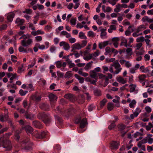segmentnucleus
Masks as SVG:
<instances>
[{
	"instance_id": "10",
	"label": "nucleus",
	"mask_w": 153,
	"mask_h": 153,
	"mask_svg": "<svg viewBox=\"0 0 153 153\" xmlns=\"http://www.w3.org/2000/svg\"><path fill=\"white\" fill-rule=\"evenodd\" d=\"M120 143L116 141H112L110 143V147L112 149H118Z\"/></svg>"
},
{
	"instance_id": "14",
	"label": "nucleus",
	"mask_w": 153,
	"mask_h": 153,
	"mask_svg": "<svg viewBox=\"0 0 153 153\" xmlns=\"http://www.w3.org/2000/svg\"><path fill=\"white\" fill-rule=\"evenodd\" d=\"M39 107L45 111H49L50 109L49 105L45 103L40 104Z\"/></svg>"
},
{
	"instance_id": "22",
	"label": "nucleus",
	"mask_w": 153,
	"mask_h": 153,
	"mask_svg": "<svg viewBox=\"0 0 153 153\" xmlns=\"http://www.w3.org/2000/svg\"><path fill=\"white\" fill-rule=\"evenodd\" d=\"M8 118V116L7 114H5L4 115H0V120L1 122L5 121L7 120Z\"/></svg>"
},
{
	"instance_id": "24",
	"label": "nucleus",
	"mask_w": 153,
	"mask_h": 153,
	"mask_svg": "<svg viewBox=\"0 0 153 153\" xmlns=\"http://www.w3.org/2000/svg\"><path fill=\"white\" fill-rule=\"evenodd\" d=\"M146 28V27L143 25H141L137 27V29L135 30L137 31V32H139L140 31H142L143 30Z\"/></svg>"
},
{
	"instance_id": "16",
	"label": "nucleus",
	"mask_w": 153,
	"mask_h": 153,
	"mask_svg": "<svg viewBox=\"0 0 153 153\" xmlns=\"http://www.w3.org/2000/svg\"><path fill=\"white\" fill-rule=\"evenodd\" d=\"M87 123V120L86 118H84L81 120L80 122V128H83L85 127Z\"/></svg>"
},
{
	"instance_id": "29",
	"label": "nucleus",
	"mask_w": 153,
	"mask_h": 153,
	"mask_svg": "<svg viewBox=\"0 0 153 153\" xmlns=\"http://www.w3.org/2000/svg\"><path fill=\"white\" fill-rule=\"evenodd\" d=\"M117 80L120 83H122L123 84H124L126 82V81L121 76L117 77Z\"/></svg>"
},
{
	"instance_id": "28",
	"label": "nucleus",
	"mask_w": 153,
	"mask_h": 153,
	"mask_svg": "<svg viewBox=\"0 0 153 153\" xmlns=\"http://www.w3.org/2000/svg\"><path fill=\"white\" fill-rule=\"evenodd\" d=\"M118 130L120 131H122L125 128V125L122 123L119 124L117 126Z\"/></svg>"
},
{
	"instance_id": "11",
	"label": "nucleus",
	"mask_w": 153,
	"mask_h": 153,
	"mask_svg": "<svg viewBox=\"0 0 153 153\" xmlns=\"http://www.w3.org/2000/svg\"><path fill=\"white\" fill-rule=\"evenodd\" d=\"M24 116L26 119L32 120L34 119V115L30 112H28L27 111H26L24 114Z\"/></svg>"
},
{
	"instance_id": "50",
	"label": "nucleus",
	"mask_w": 153,
	"mask_h": 153,
	"mask_svg": "<svg viewBox=\"0 0 153 153\" xmlns=\"http://www.w3.org/2000/svg\"><path fill=\"white\" fill-rule=\"evenodd\" d=\"M36 45L38 47L39 49L41 50H43L45 48V46L44 45H41L39 43H36Z\"/></svg>"
},
{
	"instance_id": "32",
	"label": "nucleus",
	"mask_w": 153,
	"mask_h": 153,
	"mask_svg": "<svg viewBox=\"0 0 153 153\" xmlns=\"http://www.w3.org/2000/svg\"><path fill=\"white\" fill-rule=\"evenodd\" d=\"M93 63V62L92 61H91V62L87 63L84 67L85 70L87 71L89 69L91 68V64Z\"/></svg>"
},
{
	"instance_id": "52",
	"label": "nucleus",
	"mask_w": 153,
	"mask_h": 153,
	"mask_svg": "<svg viewBox=\"0 0 153 153\" xmlns=\"http://www.w3.org/2000/svg\"><path fill=\"white\" fill-rule=\"evenodd\" d=\"M23 66V65H22V67H19L18 70L17 72L18 73L21 74L24 71V69L22 68Z\"/></svg>"
},
{
	"instance_id": "5",
	"label": "nucleus",
	"mask_w": 153,
	"mask_h": 153,
	"mask_svg": "<svg viewBox=\"0 0 153 153\" xmlns=\"http://www.w3.org/2000/svg\"><path fill=\"white\" fill-rule=\"evenodd\" d=\"M87 43V41L86 40H83L81 44L79 42L75 43L73 45V49L71 51H73L74 50H79L86 46Z\"/></svg>"
},
{
	"instance_id": "46",
	"label": "nucleus",
	"mask_w": 153,
	"mask_h": 153,
	"mask_svg": "<svg viewBox=\"0 0 153 153\" xmlns=\"http://www.w3.org/2000/svg\"><path fill=\"white\" fill-rule=\"evenodd\" d=\"M144 40V38L143 36H141L140 37L137 38L136 39L137 42H143Z\"/></svg>"
},
{
	"instance_id": "56",
	"label": "nucleus",
	"mask_w": 153,
	"mask_h": 153,
	"mask_svg": "<svg viewBox=\"0 0 153 153\" xmlns=\"http://www.w3.org/2000/svg\"><path fill=\"white\" fill-rule=\"evenodd\" d=\"M145 109L146 111L148 113H150L152 111V110L151 108L148 106H147L145 107Z\"/></svg>"
},
{
	"instance_id": "62",
	"label": "nucleus",
	"mask_w": 153,
	"mask_h": 153,
	"mask_svg": "<svg viewBox=\"0 0 153 153\" xmlns=\"http://www.w3.org/2000/svg\"><path fill=\"white\" fill-rule=\"evenodd\" d=\"M142 46V44L141 43L137 44L136 45L137 48L136 49L138 50H139Z\"/></svg>"
},
{
	"instance_id": "19",
	"label": "nucleus",
	"mask_w": 153,
	"mask_h": 153,
	"mask_svg": "<svg viewBox=\"0 0 153 153\" xmlns=\"http://www.w3.org/2000/svg\"><path fill=\"white\" fill-rule=\"evenodd\" d=\"M148 138H149L148 137H146L145 138H144L140 141H139L137 144L138 147L140 148L143 144L147 143Z\"/></svg>"
},
{
	"instance_id": "25",
	"label": "nucleus",
	"mask_w": 153,
	"mask_h": 153,
	"mask_svg": "<svg viewBox=\"0 0 153 153\" xmlns=\"http://www.w3.org/2000/svg\"><path fill=\"white\" fill-rule=\"evenodd\" d=\"M110 122L111 124L108 126V128L110 130H112L116 126V125L115 124V121H110Z\"/></svg>"
},
{
	"instance_id": "33",
	"label": "nucleus",
	"mask_w": 153,
	"mask_h": 153,
	"mask_svg": "<svg viewBox=\"0 0 153 153\" xmlns=\"http://www.w3.org/2000/svg\"><path fill=\"white\" fill-rule=\"evenodd\" d=\"M71 71L67 72L65 75V78H69L70 77L72 76L73 74L71 73Z\"/></svg>"
},
{
	"instance_id": "15",
	"label": "nucleus",
	"mask_w": 153,
	"mask_h": 153,
	"mask_svg": "<svg viewBox=\"0 0 153 153\" xmlns=\"http://www.w3.org/2000/svg\"><path fill=\"white\" fill-rule=\"evenodd\" d=\"M32 124L36 128H40L42 127V125L40 123L36 120L33 121Z\"/></svg>"
},
{
	"instance_id": "1",
	"label": "nucleus",
	"mask_w": 153,
	"mask_h": 153,
	"mask_svg": "<svg viewBox=\"0 0 153 153\" xmlns=\"http://www.w3.org/2000/svg\"><path fill=\"white\" fill-rule=\"evenodd\" d=\"M2 146L6 149V150L10 151L12 148V145L10 141L4 137V136L0 138V147Z\"/></svg>"
},
{
	"instance_id": "54",
	"label": "nucleus",
	"mask_w": 153,
	"mask_h": 153,
	"mask_svg": "<svg viewBox=\"0 0 153 153\" xmlns=\"http://www.w3.org/2000/svg\"><path fill=\"white\" fill-rule=\"evenodd\" d=\"M7 27V26L6 24H3L0 26V30H2L5 29Z\"/></svg>"
},
{
	"instance_id": "51",
	"label": "nucleus",
	"mask_w": 153,
	"mask_h": 153,
	"mask_svg": "<svg viewBox=\"0 0 153 153\" xmlns=\"http://www.w3.org/2000/svg\"><path fill=\"white\" fill-rule=\"evenodd\" d=\"M35 40L37 42H40L42 40V36H36L35 37Z\"/></svg>"
},
{
	"instance_id": "21",
	"label": "nucleus",
	"mask_w": 153,
	"mask_h": 153,
	"mask_svg": "<svg viewBox=\"0 0 153 153\" xmlns=\"http://www.w3.org/2000/svg\"><path fill=\"white\" fill-rule=\"evenodd\" d=\"M89 73L90 76L91 77L94 79H97V74L94 70L90 71Z\"/></svg>"
},
{
	"instance_id": "23",
	"label": "nucleus",
	"mask_w": 153,
	"mask_h": 153,
	"mask_svg": "<svg viewBox=\"0 0 153 153\" xmlns=\"http://www.w3.org/2000/svg\"><path fill=\"white\" fill-rule=\"evenodd\" d=\"M106 30V29H102L101 30V33L100 36L102 39H104V37H105V38H107V36H106L107 33L105 31Z\"/></svg>"
},
{
	"instance_id": "47",
	"label": "nucleus",
	"mask_w": 153,
	"mask_h": 153,
	"mask_svg": "<svg viewBox=\"0 0 153 153\" xmlns=\"http://www.w3.org/2000/svg\"><path fill=\"white\" fill-rule=\"evenodd\" d=\"M63 48L64 50L67 51L69 49L70 46L68 43H66L63 46Z\"/></svg>"
},
{
	"instance_id": "58",
	"label": "nucleus",
	"mask_w": 153,
	"mask_h": 153,
	"mask_svg": "<svg viewBox=\"0 0 153 153\" xmlns=\"http://www.w3.org/2000/svg\"><path fill=\"white\" fill-rule=\"evenodd\" d=\"M11 60L14 62H15L17 61L16 60L17 58L16 56H15L14 55H12L11 56Z\"/></svg>"
},
{
	"instance_id": "7",
	"label": "nucleus",
	"mask_w": 153,
	"mask_h": 153,
	"mask_svg": "<svg viewBox=\"0 0 153 153\" xmlns=\"http://www.w3.org/2000/svg\"><path fill=\"white\" fill-rule=\"evenodd\" d=\"M111 65L114 67L116 71L114 72V74H118L121 70L122 68L120 67V65L119 63V60H117L113 62Z\"/></svg>"
},
{
	"instance_id": "8",
	"label": "nucleus",
	"mask_w": 153,
	"mask_h": 153,
	"mask_svg": "<svg viewBox=\"0 0 153 153\" xmlns=\"http://www.w3.org/2000/svg\"><path fill=\"white\" fill-rule=\"evenodd\" d=\"M46 135V133L44 131L42 132L35 131L33 133V135L35 137L39 139L44 138Z\"/></svg>"
},
{
	"instance_id": "63",
	"label": "nucleus",
	"mask_w": 153,
	"mask_h": 153,
	"mask_svg": "<svg viewBox=\"0 0 153 153\" xmlns=\"http://www.w3.org/2000/svg\"><path fill=\"white\" fill-rule=\"evenodd\" d=\"M142 135V134L138 132H136L135 133L134 135V137L135 138L137 137V136H139Z\"/></svg>"
},
{
	"instance_id": "61",
	"label": "nucleus",
	"mask_w": 153,
	"mask_h": 153,
	"mask_svg": "<svg viewBox=\"0 0 153 153\" xmlns=\"http://www.w3.org/2000/svg\"><path fill=\"white\" fill-rule=\"evenodd\" d=\"M56 50V48L55 46H51L50 49V51L51 53H53Z\"/></svg>"
},
{
	"instance_id": "41",
	"label": "nucleus",
	"mask_w": 153,
	"mask_h": 153,
	"mask_svg": "<svg viewBox=\"0 0 153 153\" xmlns=\"http://www.w3.org/2000/svg\"><path fill=\"white\" fill-rule=\"evenodd\" d=\"M27 91H24L23 90L21 89L19 91V94L21 96H24L27 93Z\"/></svg>"
},
{
	"instance_id": "42",
	"label": "nucleus",
	"mask_w": 153,
	"mask_h": 153,
	"mask_svg": "<svg viewBox=\"0 0 153 153\" xmlns=\"http://www.w3.org/2000/svg\"><path fill=\"white\" fill-rule=\"evenodd\" d=\"M136 101L133 100L129 104V107L132 108H134V105L136 104Z\"/></svg>"
},
{
	"instance_id": "9",
	"label": "nucleus",
	"mask_w": 153,
	"mask_h": 153,
	"mask_svg": "<svg viewBox=\"0 0 153 153\" xmlns=\"http://www.w3.org/2000/svg\"><path fill=\"white\" fill-rule=\"evenodd\" d=\"M22 45V46H20L19 47V50L20 52L25 53H27L29 52H33V51L32 48H25Z\"/></svg>"
},
{
	"instance_id": "38",
	"label": "nucleus",
	"mask_w": 153,
	"mask_h": 153,
	"mask_svg": "<svg viewBox=\"0 0 153 153\" xmlns=\"http://www.w3.org/2000/svg\"><path fill=\"white\" fill-rule=\"evenodd\" d=\"M79 1V0H73V2L75 3V6L74 7L75 9H76L79 7L80 5V3L78 2Z\"/></svg>"
},
{
	"instance_id": "34",
	"label": "nucleus",
	"mask_w": 153,
	"mask_h": 153,
	"mask_svg": "<svg viewBox=\"0 0 153 153\" xmlns=\"http://www.w3.org/2000/svg\"><path fill=\"white\" fill-rule=\"evenodd\" d=\"M140 69L142 73H146L149 71V70L148 68H145L144 66L142 65L140 67Z\"/></svg>"
},
{
	"instance_id": "2",
	"label": "nucleus",
	"mask_w": 153,
	"mask_h": 153,
	"mask_svg": "<svg viewBox=\"0 0 153 153\" xmlns=\"http://www.w3.org/2000/svg\"><path fill=\"white\" fill-rule=\"evenodd\" d=\"M37 118L41 120L46 125L49 124L51 123L52 118L48 113L44 112L39 113L37 115Z\"/></svg>"
},
{
	"instance_id": "53",
	"label": "nucleus",
	"mask_w": 153,
	"mask_h": 153,
	"mask_svg": "<svg viewBox=\"0 0 153 153\" xmlns=\"http://www.w3.org/2000/svg\"><path fill=\"white\" fill-rule=\"evenodd\" d=\"M76 20L75 19H72L70 21V23L72 25H74L76 23Z\"/></svg>"
},
{
	"instance_id": "3",
	"label": "nucleus",
	"mask_w": 153,
	"mask_h": 153,
	"mask_svg": "<svg viewBox=\"0 0 153 153\" xmlns=\"http://www.w3.org/2000/svg\"><path fill=\"white\" fill-rule=\"evenodd\" d=\"M27 36L24 39L21 41V45L24 47H26L31 45L33 40L30 38L31 36L29 34H27Z\"/></svg>"
},
{
	"instance_id": "59",
	"label": "nucleus",
	"mask_w": 153,
	"mask_h": 153,
	"mask_svg": "<svg viewBox=\"0 0 153 153\" xmlns=\"http://www.w3.org/2000/svg\"><path fill=\"white\" fill-rule=\"evenodd\" d=\"M81 121V119L80 117H79L78 118H76L75 120L74 123L76 124L79 123Z\"/></svg>"
},
{
	"instance_id": "49",
	"label": "nucleus",
	"mask_w": 153,
	"mask_h": 153,
	"mask_svg": "<svg viewBox=\"0 0 153 153\" xmlns=\"http://www.w3.org/2000/svg\"><path fill=\"white\" fill-rule=\"evenodd\" d=\"M54 117L56 120L58 121L59 123H61L62 122V120L61 118L56 115H54Z\"/></svg>"
},
{
	"instance_id": "55",
	"label": "nucleus",
	"mask_w": 153,
	"mask_h": 153,
	"mask_svg": "<svg viewBox=\"0 0 153 153\" xmlns=\"http://www.w3.org/2000/svg\"><path fill=\"white\" fill-rule=\"evenodd\" d=\"M70 42L71 43H73L76 42V39L74 38H71L68 39Z\"/></svg>"
},
{
	"instance_id": "40",
	"label": "nucleus",
	"mask_w": 153,
	"mask_h": 153,
	"mask_svg": "<svg viewBox=\"0 0 153 153\" xmlns=\"http://www.w3.org/2000/svg\"><path fill=\"white\" fill-rule=\"evenodd\" d=\"M141 111V110L139 108H137L134 112V114L135 116H137L140 113Z\"/></svg>"
},
{
	"instance_id": "48",
	"label": "nucleus",
	"mask_w": 153,
	"mask_h": 153,
	"mask_svg": "<svg viewBox=\"0 0 153 153\" xmlns=\"http://www.w3.org/2000/svg\"><path fill=\"white\" fill-rule=\"evenodd\" d=\"M57 75L59 77L63 78L64 75V73H61L59 71H57L56 72Z\"/></svg>"
},
{
	"instance_id": "43",
	"label": "nucleus",
	"mask_w": 153,
	"mask_h": 153,
	"mask_svg": "<svg viewBox=\"0 0 153 153\" xmlns=\"http://www.w3.org/2000/svg\"><path fill=\"white\" fill-rule=\"evenodd\" d=\"M94 108H95V106L93 104L89 105L88 107V110L90 111H92Z\"/></svg>"
},
{
	"instance_id": "18",
	"label": "nucleus",
	"mask_w": 153,
	"mask_h": 153,
	"mask_svg": "<svg viewBox=\"0 0 153 153\" xmlns=\"http://www.w3.org/2000/svg\"><path fill=\"white\" fill-rule=\"evenodd\" d=\"M109 44L108 41H105L103 42L99 43L98 46L99 48L102 49L103 48H104Z\"/></svg>"
},
{
	"instance_id": "57",
	"label": "nucleus",
	"mask_w": 153,
	"mask_h": 153,
	"mask_svg": "<svg viewBox=\"0 0 153 153\" xmlns=\"http://www.w3.org/2000/svg\"><path fill=\"white\" fill-rule=\"evenodd\" d=\"M54 150H59L61 149L60 146L58 144H56L54 147Z\"/></svg>"
},
{
	"instance_id": "36",
	"label": "nucleus",
	"mask_w": 153,
	"mask_h": 153,
	"mask_svg": "<svg viewBox=\"0 0 153 153\" xmlns=\"http://www.w3.org/2000/svg\"><path fill=\"white\" fill-rule=\"evenodd\" d=\"M114 108L113 104L112 102H108L107 105V109L109 111H111Z\"/></svg>"
},
{
	"instance_id": "37",
	"label": "nucleus",
	"mask_w": 153,
	"mask_h": 153,
	"mask_svg": "<svg viewBox=\"0 0 153 153\" xmlns=\"http://www.w3.org/2000/svg\"><path fill=\"white\" fill-rule=\"evenodd\" d=\"M107 101L106 99H104L100 102V106L101 108H102L107 102Z\"/></svg>"
},
{
	"instance_id": "4",
	"label": "nucleus",
	"mask_w": 153,
	"mask_h": 153,
	"mask_svg": "<svg viewBox=\"0 0 153 153\" xmlns=\"http://www.w3.org/2000/svg\"><path fill=\"white\" fill-rule=\"evenodd\" d=\"M22 145L24 147L26 150H29L31 149V146L33 145V143L28 138L23 140L21 142Z\"/></svg>"
},
{
	"instance_id": "12",
	"label": "nucleus",
	"mask_w": 153,
	"mask_h": 153,
	"mask_svg": "<svg viewBox=\"0 0 153 153\" xmlns=\"http://www.w3.org/2000/svg\"><path fill=\"white\" fill-rule=\"evenodd\" d=\"M94 94L96 96H100L101 95V90L99 89L92 86Z\"/></svg>"
},
{
	"instance_id": "39",
	"label": "nucleus",
	"mask_w": 153,
	"mask_h": 153,
	"mask_svg": "<svg viewBox=\"0 0 153 153\" xmlns=\"http://www.w3.org/2000/svg\"><path fill=\"white\" fill-rule=\"evenodd\" d=\"M79 37L81 39H86L87 37L85 35L84 33L82 32H80L79 33Z\"/></svg>"
},
{
	"instance_id": "6",
	"label": "nucleus",
	"mask_w": 153,
	"mask_h": 153,
	"mask_svg": "<svg viewBox=\"0 0 153 153\" xmlns=\"http://www.w3.org/2000/svg\"><path fill=\"white\" fill-rule=\"evenodd\" d=\"M56 110L57 111H58L59 113H61V114L64 116L67 117L69 116L71 114L73 111V109L72 108H70L67 110H65V111L64 113L62 112L63 110H62L60 107V106H58L57 107Z\"/></svg>"
},
{
	"instance_id": "26",
	"label": "nucleus",
	"mask_w": 153,
	"mask_h": 153,
	"mask_svg": "<svg viewBox=\"0 0 153 153\" xmlns=\"http://www.w3.org/2000/svg\"><path fill=\"white\" fill-rule=\"evenodd\" d=\"M25 129L27 132L31 133L33 131V129L32 127L29 125L25 126L24 127Z\"/></svg>"
},
{
	"instance_id": "60",
	"label": "nucleus",
	"mask_w": 153,
	"mask_h": 153,
	"mask_svg": "<svg viewBox=\"0 0 153 153\" xmlns=\"http://www.w3.org/2000/svg\"><path fill=\"white\" fill-rule=\"evenodd\" d=\"M125 65L126 67L129 68L131 66V64L129 61H126L125 64Z\"/></svg>"
},
{
	"instance_id": "20",
	"label": "nucleus",
	"mask_w": 153,
	"mask_h": 153,
	"mask_svg": "<svg viewBox=\"0 0 153 153\" xmlns=\"http://www.w3.org/2000/svg\"><path fill=\"white\" fill-rule=\"evenodd\" d=\"M64 97L67 99L69 100L72 102L74 100V95L72 94H66L64 95Z\"/></svg>"
},
{
	"instance_id": "31",
	"label": "nucleus",
	"mask_w": 153,
	"mask_h": 153,
	"mask_svg": "<svg viewBox=\"0 0 153 153\" xmlns=\"http://www.w3.org/2000/svg\"><path fill=\"white\" fill-rule=\"evenodd\" d=\"M14 17V14L13 13L9 14L7 16V19L8 21L11 22Z\"/></svg>"
},
{
	"instance_id": "64",
	"label": "nucleus",
	"mask_w": 153,
	"mask_h": 153,
	"mask_svg": "<svg viewBox=\"0 0 153 153\" xmlns=\"http://www.w3.org/2000/svg\"><path fill=\"white\" fill-rule=\"evenodd\" d=\"M88 35L89 37L93 36H94V34L92 31H90L88 32Z\"/></svg>"
},
{
	"instance_id": "44",
	"label": "nucleus",
	"mask_w": 153,
	"mask_h": 153,
	"mask_svg": "<svg viewBox=\"0 0 153 153\" xmlns=\"http://www.w3.org/2000/svg\"><path fill=\"white\" fill-rule=\"evenodd\" d=\"M55 64H56V67L57 68H60L62 66V64L60 61H58L55 62Z\"/></svg>"
},
{
	"instance_id": "13",
	"label": "nucleus",
	"mask_w": 153,
	"mask_h": 153,
	"mask_svg": "<svg viewBox=\"0 0 153 153\" xmlns=\"http://www.w3.org/2000/svg\"><path fill=\"white\" fill-rule=\"evenodd\" d=\"M48 97L51 103H53L56 102L57 98V97L55 95L52 94H50Z\"/></svg>"
},
{
	"instance_id": "17",
	"label": "nucleus",
	"mask_w": 153,
	"mask_h": 153,
	"mask_svg": "<svg viewBox=\"0 0 153 153\" xmlns=\"http://www.w3.org/2000/svg\"><path fill=\"white\" fill-rule=\"evenodd\" d=\"M127 42V40L125 38H123L122 39V42H121L120 43V45H123V44H124V46L126 48L131 47V46L130 44H128Z\"/></svg>"
},
{
	"instance_id": "27",
	"label": "nucleus",
	"mask_w": 153,
	"mask_h": 153,
	"mask_svg": "<svg viewBox=\"0 0 153 153\" xmlns=\"http://www.w3.org/2000/svg\"><path fill=\"white\" fill-rule=\"evenodd\" d=\"M41 97L40 96H37L36 95H33L31 97L32 100L36 101H40L41 100Z\"/></svg>"
},
{
	"instance_id": "35",
	"label": "nucleus",
	"mask_w": 153,
	"mask_h": 153,
	"mask_svg": "<svg viewBox=\"0 0 153 153\" xmlns=\"http://www.w3.org/2000/svg\"><path fill=\"white\" fill-rule=\"evenodd\" d=\"M24 21L23 19H20L19 18H17L16 21V23L19 25H22L24 23Z\"/></svg>"
},
{
	"instance_id": "30",
	"label": "nucleus",
	"mask_w": 153,
	"mask_h": 153,
	"mask_svg": "<svg viewBox=\"0 0 153 153\" xmlns=\"http://www.w3.org/2000/svg\"><path fill=\"white\" fill-rule=\"evenodd\" d=\"M146 77V76L145 74H142L138 76L139 81L140 82H142L145 81V78Z\"/></svg>"
},
{
	"instance_id": "45",
	"label": "nucleus",
	"mask_w": 153,
	"mask_h": 153,
	"mask_svg": "<svg viewBox=\"0 0 153 153\" xmlns=\"http://www.w3.org/2000/svg\"><path fill=\"white\" fill-rule=\"evenodd\" d=\"M92 57V55L91 54H90L89 56H86L85 57H83V59L86 61H88L91 59Z\"/></svg>"
}]
</instances>
